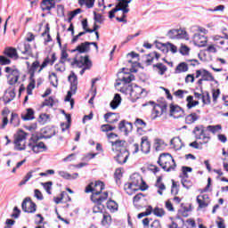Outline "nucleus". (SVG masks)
I'll return each instance as SVG.
<instances>
[{"label": "nucleus", "mask_w": 228, "mask_h": 228, "mask_svg": "<svg viewBox=\"0 0 228 228\" xmlns=\"http://www.w3.org/2000/svg\"><path fill=\"white\" fill-rule=\"evenodd\" d=\"M104 182L96 181L94 183V182H91L86 187L85 192L93 193L91 195V200H94V202H105V200H108L109 193L108 191L102 193V190H104Z\"/></svg>", "instance_id": "nucleus-1"}, {"label": "nucleus", "mask_w": 228, "mask_h": 228, "mask_svg": "<svg viewBox=\"0 0 228 228\" xmlns=\"http://www.w3.org/2000/svg\"><path fill=\"white\" fill-rule=\"evenodd\" d=\"M68 81L70 85V87L64 101L65 102H70L72 110L74 108V99H72V96L76 95V93L77 92V75L74 72H71V74L68 77Z\"/></svg>", "instance_id": "nucleus-2"}, {"label": "nucleus", "mask_w": 228, "mask_h": 228, "mask_svg": "<svg viewBox=\"0 0 228 228\" xmlns=\"http://www.w3.org/2000/svg\"><path fill=\"white\" fill-rule=\"evenodd\" d=\"M206 127L204 125L196 126L193 130V134L195 135L196 140H203V142H200V145L208 143L211 140L209 134H206Z\"/></svg>", "instance_id": "nucleus-3"}, {"label": "nucleus", "mask_w": 228, "mask_h": 228, "mask_svg": "<svg viewBox=\"0 0 228 228\" xmlns=\"http://www.w3.org/2000/svg\"><path fill=\"white\" fill-rule=\"evenodd\" d=\"M4 72L8 74L7 75L8 85H10L11 86H13V85L19 82V77H20V71H19V69H12V68L10 67H5Z\"/></svg>", "instance_id": "nucleus-4"}, {"label": "nucleus", "mask_w": 228, "mask_h": 228, "mask_svg": "<svg viewBox=\"0 0 228 228\" xmlns=\"http://www.w3.org/2000/svg\"><path fill=\"white\" fill-rule=\"evenodd\" d=\"M150 103L153 106L152 113L155 115L154 118L161 117V115L167 113V110H168V105L167 103L158 104L154 102H150Z\"/></svg>", "instance_id": "nucleus-5"}, {"label": "nucleus", "mask_w": 228, "mask_h": 228, "mask_svg": "<svg viewBox=\"0 0 228 228\" xmlns=\"http://www.w3.org/2000/svg\"><path fill=\"white\" fill-rule=\"evenodd\" d=\"M21 208L24 213H36L37 203L31 200V198H25L21 203Z\"/></svg>", "instance_id": "nucleus-6"}, {"label": "nucleus", "mask_w": 228, "mask_h": 228, "mask_svg": "<svg viewBox=\"0 0 228 228\" xmlns=\"http://www.w3.org/2000/svg\"><path fill=\"white\" fill-rule=\"evenodd\" d=\"M118 153L116 157H114L115 161L118 163V165H125L127 163V159H129V150L126 148L118 150Z\"/></svg>", "instance_id": "nucleus-7"}, {"label": "nucleus", "mask_w": 228, "mask_h": 228, "mask_svg": "<svg viewBox=\"0 0 228 228\" xmlns=\"http://www.w3.org/2000/svg\"><path fill=\"white\" fill-rule=\"evenodd\" d=\"M61 58L59 63L55 64L54 68L57 72H65V61H67V58H69V53L65 50H61Z\"/></svg>", "instance_id": "nucleus-8"}, {"label": "nucleus", "mask_w": 228, "mask_h": 228, "mask_svg": "<svg viewBox=\"0 0 228 228\" xmlns=\"http://www.w3.org/2000/svg\"><path fill=\"white\" fill-rule=\"evenodd\" d=\"M90 45H94L96 51H99V45L95 42H84L77 46V51L79 54L90 53Z\"/></svg>", "instance_id": "nucleus-9"}, {"label": "nucleus", "mask_w": 228, "mask_h": 228, "mask_svg": "<svg viewBox=\"0 0 228 228\" xmlns=\"http://www.w3.org/2000/svg\"><path fill=\"white\" fill-rule=\"evenodd\" d=\"M131 179L133 181L131 183H126L124 187V190L127 195H133V191H136V188L140 186V183L138 180L136 182V177H134V175H133Z\"/></svg>", "instance_id": "nucleus-10"}, {"label": "nucleus", "mask_w": 228, "mask_h": 228, "mask_svg": "<svg viewBox=\"0 0 228 228\" xmlns=\"http://www.w3.org/2000/svg\"><path fill=\"white\" fill-rule=\"evenodd\" d=\"M143 92H145V90L140 86H138V85L134 84V87L132 88V93L130 94V99L132 101V102H136V101H138V99H140V97H142V94H143Z\"/></svg>", "instance_id": "nucleus-11"}, {"label": "nucleus", "mask_w": 228, "mask_h": 228, "mask_svg": "<svg viewBox=\"0 0 228 228\" xmlns=\"http://www.w3.org/2000/svg\"><path fill=\"white\" fill-rule=\"evenodd\" d=\"M118 129L121 133H125V136H128L129 133L133 131V123L126 121L125 119L118 124Z\"/></svg>", "instance_id": "nucleus-12"}, {"label": "nucleus", "mask_w": 228, "mask_h": 228, "mask_svg": "<svg viewBox=\"0 0 228 228\" xmlns=\"http://www.w3.org/2000/svg\"><path fill=\"white\" fill-rule=\"evenodd\" d=\"M192 41L194 45H196L197 47H206L208 44V37L200 34H194Z\"/></svg>", "instance_id": "nucleus-13"}, {"label": "nucleus", "mask_w": 228, "mask_h": 228, "mask_svg": "<svg viewBox=\"0 0 228 228\" xmlns=\"http://www.w3.org/2000/svg\"><path fill=\"white\" fill-rule=\"evenodd\" d=\"M28 147L33 151L35 154H38L39 152H44L47 151V146H45V143L44 142H40L37 143H31L28 142Z\"/></svg>", "instance_id": "nucleus-14"}, {"label": "nucleus", "mask_w": 228, "mask_h": 228, "mask_svg": "<svg viewBox=\"0 0 228 228\" xmlns=\"http://www.w3.org/2000/svg\"><path fill=\"white\" fill-rule=\"evenodd\" d=\"M183 113L184 115V110L181 108L179 105H174V103L170 104L169 117H173L174 118H181L183 115L175 116L176 113Z\"/></svg>", "instance_id": "nucleus-15"}, {"label": "nucleus", "mask_w": 228, "mask_h": 228, "mask_svg": "<svg viewBox=\"0 0 228 228\" xmlns=\"http://www.w3.org/2000/svg\"><path fill=\"white\" fill-rule=\"evenodd\" d=\"M53 8H56V0H43L41 2V9L43 12H51Z\"/></svg>", "instance_id": "nucleus-16"}, {"label": "nucleus", "mask_w": 228, "mask_h": 228, "mask_svg": "<svg viewBox=\"0 0 228 228\" xmlns=\"http://www.w3.org/2000/svg\"><path fill=\"white\" fill-rule=\"evenodd\" d=\"M141 151L143 154H149L151 152V142H149V137L142 136L141 139Z\"/></svg>", "instance_id": "nucleus-17"}, {"label": "nucleus", "mask_w": 228, "mask_h": 228, "mask_svg": "<svg viewBox=\"0 0 228 228\" xmlns=\"http://www.w3.org/2000/svg\"><path fill=\"white\" fill-rule=\"evenodd\" d=\"M4 54L7 56V58H12V60H19L17 49L13 47H6L4 51Z\"/></svg>", "instance_id": "nucleus-18"}, {"label": "nucleus", "mask_w": 228, "mask_h": 228, "mask_svg": "<svg viewBox=\"0 0 228 228\" xmlns=\"http://www.w3.org/2000/svg\"><path fill=\"white\" fill-rule=\"evenodd\" d=\"M81 67L84 68L80 70V76H83L86 70L92 69V61H90V57L88 55L84 56V63L80 65L79 68L81 69Z\"/></svg>", "instance_id": "nucleus-19"}, {"label": "nucleus", "mask_w": 228, "mask_h": 228, "mask_svg": "<svg viewBox=\"0 0 228 228\" xmlns=\"http://www.w3.org/2000/svg\"><path fill=\"white\" fill-rule=\"evenodd\" d=\"M173 159H174V157H172V154L162 153L159 157L158 165H159V167H161L165 163H168V161H172Z\"/></svg>", "instance_id": "nucleus-20"}, {"label": "nucleus", "mask_w": 228, "mask_h": 228, "mask_svg": "<svg viewBox=\"0 0 228 228\" xmlns=\"http://www.w3.org/2000/svg\"><path fill=\"white\" fill-rule=\"evenodd\" d=\"M170 144L173 146V149L175 151H181V149L184 147L183 140H181L179 137H174L173 139H171Z\"/></svg>", "instance_id": "nucleus-21"}, {"label": "nucleus", "mask_w": 228, "mask_h": 228, "mask_svg": "<svg viewBox=\"0 0 228 228\" xmlns=\"http://www.w3.org/2000/svg\"><path fill=\"white\" fill-rule=\"evenodd\" d=\"M122 103V97L119 94L114 95L113 100L110 102V106L112 110H117L118 106Z\"/></svg>", "instance_id": "nucleus-22"}, {"label": "nucleus", "mask_w": 228, "mask_h": 228, "mask_svg": "<svg viewBox=\"0 0 228 228\" xmlns=\"http://www.w3.org/2000/svg\"><path fill=\"white\" fill-rule=\"evenodd\" d=\"M160 167L165 172H172V170H175L177 164H175V160L173 159L172 161L162 164Z\"/></svg>", "instance_id": "nucleus-23"}, {"label": "nucleus", "mask_w": 228, "mask_h": 228, "mask_svg": "<svg viewBox=\"0 0 228 228\" xmlns=\"http://www.w3.org/2000/svg\"><path fill=\"white\" fill-rule=\"evenodd\" d=\"M134 86V85L133 84H124L123 86L120 88L119 92L121 94H125V95H129V97H131Z\"/></svg>", "instance_id": "nucleus-24"}, {"label": "nucleus", "mask_w": 228, "mask_h": 228, "mask_svg": "<svg viewBox=\"0 0 228 228\" xmlns=\"http://www.w3.org/2000/svg\"><path fill=\"white\" fill-rule=\"evenodd\" d=\"M189 68L186 62H180L175 69V74H183V72H188Z\"/></svg>", "instance_id": "nucleus-25"}, {"label": "nucleus", "mask_w": 228, "mask_h": 228, "mask_svg": "<svg viewBox=\"0 0 228 228\" xmlns=\"http://www.w3.org/2000/svg\"><path fill=\"white\" fill-rule=\"evenodd\" d=\"M38 170H40V168H36V169L30 170L28 173H27L24 179H22L20 182L19 186H24V184H26V183H28V181H29V179H31V177H33V174H36V172H38Z\"/></svg>", "instance_id": "nucleus-26"}, {"label": "nucleus", "mask_w": 228, "mask_h": 228, "mask_svg": "<svg viewBox=\"0 0 228 228\" xmlns=\"http://www.w3.org/2000/svg\"><path fill=\"white\" fill-rule=\"evenodd\" d=\"M202 75L201 77L204 79V81H212L214 83H218V81H216L215 79V77H213V75L211 74V72H209L208 69H202Z\"/></svg>", "instance_id": "nucleus-27"}, {"label": "nucleus", "mask_w": 228, "mask_h": 228, "mask_svg": "<svg viewBox=\"0 0 228 228\" xmlns=\"http://www.w3.org/2000/svg\"><path fill=\"white\" fill-rule=\"evenodd\" d=\"M199 120V115L197 113L192 112L185 117V124L191 125L195 124Z\"/></svg>", "instance_id": "nucleus-28"}, {"label": "nucleus", "mask_w": 228, "mask_h": 228, "mask_svg": "<svg viewBox=\"0 0 228 228\" xmlns=\"http://www.w3.org/2000/svg\"><path fill=\"white\" fill-rule=\"evenodd\" d=\"M153 69H156L157 70H159V76H165V72L168 70V68L161 62L153 64Z\"/></svg>", "instance_id": "nucleus-29"}, {"label": "nucleus", "mask_w": 228, "mask_h": 228, "mask_svg": "<svg viewBox=\"0 0 228 228\" xmlns=\"http://www.w3.org/2000/svg\"><path fill=\"white\" fill-rule=\"evenodd\" d=\"M107 209H110V213H115V211H118V204L115 200H110L107 201Z\"/></svg>", "instance_id": "nucleus-30"}, {"label": "nucleus", "mask_w": 228, "mask_h": 228, "mask_svg": "<svg viewBox=\"0 0 228 228\" xmlns=\"http://www.w3.org/2000/svg\"><path fill=\"white\" fill-rule=\"evenodd\" d=\"M18 51H20L21 54H29L31 45H29V43H25L18 47Z\"/></svg>", "instance_id": "nucleus-31"}, {"label": "nucleus", "mask_w": 228, "mask_h": 228, "mask_svg": "<svg viewBox=\"0 0 228 228\" xmlns=\"http://www.w3.org/2000/svg\"><path fill=\"white\" fill-rule=\"evenodd\" d=\"M187 108L188 110H191V108H195V106H199V101H193V96L189 95L186 98Z\"/></svg>", "instance_id": "nucleus-32"}, {"label": "nucleus", "mask_w": 228, "mask_h": 228, "mask_svg": "<svg viewBox=\"0 0 228 228\" xmlns=\"http://www.w3.org/2000/svg\"><path fill=\"white\" fill-rule=\"evenodd\" d=\"M91 200L92 202H94V204H95V206L93 208V213H102V210L104 209V205H102V202L99 203L97 201H94V200Z\"/></svg>", "instance_id": "nucleus-33"}, {"label": "nucleus", "mask_w": 228, "mask_h": 228, "mask_svg": "<svg viewBox=\"0 0 228 228\" xmlns=\"http://www.w3.org/2000/svg\"><path fill=\"white\" fill-rule=\"evenodd\" d=\"M136 79V77H134V75L129 73L124 77H122V78L119 79V81H122L124 83V85H129V83H131V81H134Z\"/></svg>", "instance_id": "nucleus-34"}, {"label": "nucleus", "mask_w": 228, "mask_h": 228, "mask_svg": "<svg viewBox=\"0 0 228 228\" xmlns=\"http://www.w3.org/2000/svg\"><path fill=\"white\" fill-rule=\"evenodd\" d=\"M22 120H33L35 118V110L28 109L26 115L21 116Z\"/></svg>", "instance_id": "nucleus-35"}, {"label": "nucleus", "mask_w": 228, "mask_h": 228, "mask_svg": "<svg viewBox=\"0 0 228 228\" xmlns=\"http://www.w3.org/2000/svg\"><path fill=\"white\" fill-rule=\"evenodd\" d=\"M113 115H115L114 112H108L106 114H104V119H105V122H107L108 124H116V122L118 120V118H114V119H111V117H113Z\"/></svg>", "instance_id": "nucleus-36"}, {"label": "nucleus", "mask_w": 228, "mask_h": 228, "mask_svg": "<svg viewBox=\"0 0 228 228\" xmlns=\"http://www.w3.org/2000/svg\"><path fill=\"white\" fill-rule=\"evenodd\" d=\"M80 6H86V8H92L95 4V0H78Z\"/></svg>", "instance_id": "nucleus-37"}, {"label": "nucleus", "mask_w": 228, "mask_h": 228, "mask_svg": "<svg viewBox=\"0 0 228 228\" xmlns=\"http://www.w3.org/2000/svg\"><path fill=\"white\" fill-rule=\"evenodd\" d=\"M20 122V119L19 118V115L17 113H12L10 124H12L14 127H17Z\"/></svg>", "instance_id": "nucleus-38"}, {"label": "nucleus", "mask_w": 228, "mask_h": 228, "mask_svg": "<svg viewBox=\"0 0 228 228\" xmlns=\"http://www.w3.org/2000/svg\"><path fill=\"white\" fill-rule=\"evenodd\" d=\"M207 130L212 133L213 134H216L218 133V131H222V125H209L207 126Z\"/></svg>", "instance_id": "nucleus-39"}, {"label": "nucleus", "mask_w": 228, "mask_h": 228, "mask_svg": "<svg viewBox=\"0 0 228 228\" xmlns=\"http://www.w3.org/2000/svg\"><path fill=\"white\" fill-rule=\"evenodd\" d=\"M41 185L48 195H53V192L51 191L53 190V182L41 183Z\"/></svg>", "instance_id": "nucleus-40"}, {"label": "nucleus", "mask_w": 228, "mask_h": 228, "mask_svg": "<svg viewBox=\"0 0 228 228\" xmlns=\"http://www.w3.org/2000/svg\"><path fill=\"white\" fill-rule=\"evenodd\" d=\"M49 80L53 86L58 88V76L56 75V73H51V75L49 76Z\"/></svg>", "instance_id": "nucleus-41"}, {"label": "nucleus", "mask_w": 228, "mask_h": 228, "mask_svg": "<svg viewBox=\"0 0 228 228\" xmlns=\"http://www.w3.org/2000/svg\"><path fill=\"white\" fill-rule=\"evenodd\" d=\"M167 37H168V38H170L171 40H178V29H170L167 32Z\"/></svg>", "instance_id": "nucleus-42"}, {"label": "nucleus", "mask_w": 228, "mask_h": 228, "mask_svg": "<svg viewBox=\"0 0 228 228\" xmlns=\"http://www.w3.org/2000/svg\"><path fill=\"white\" fill-rule=\"evenodd\" d=\"M110 143H111L112 147L118 149V148L124 147L126 145V141L125 140H117L115 142L110 141Z\"/></svg>", "instance_id": "nucleus-43"}, {"label": "nucleus", "mask_w": 228, "mask_h": 228, "mask_svg": "<svg viewBox=\"0 0 228 228\" xmlns=\"http://www.w3.org/2000/svg\"><path fill=\"white\" fill-rule=\"evenodd\" d=\"M115 129H117V127L113 126H111L110 124H106V125H102L101 126V130L102 131V133H108V132L113 131Z\"/></svg>", "instance_id": "nucleus-44"}, {"label": "nucleus", "mask_w": 228, "mask_h": 228, "mask_svg": "<svg viewBox=\"0 0 228 228\" xmlns=\"http://www.w3.org/2000/svg\"><path fill=\"white\" fill-rule=\"evenodd\" d=\"M40 67V61H36L32 63L31 67L28 69V74H35L37 72V69Z\"/></svg>", "instance_id": "nucleus-45"}, {"label": "nucleus", "mask_w": 228, "mask_h": 228, "mask_svg": "<svg viewBox=\"0 0 228 228\" xmlns=\"http://www.w3.org/2000/svg\"><path fill=\"white\" fill-rule=\"evenodd\" d=\"M85 63V57L81 56L80 60H77V58H74L73 61L71 62L72 67H74V65H77V67H81V65H83Z\"/></svg>", "instance_id": "nucleus-46"}, {"label": "nucleus", "mask_w": 228, "mask_h": 228, "mask_svg": "<svg viewBox=\"0 0 228 228\" xmlns=\"http://www.w3.org/2000/svg\"><path fill=\"white\" fill-rule=\"evenodd\" d=\"M128 63H131V68L129 69L131 73L138 72V69H136V67H140V62H136V61L133 62V61L129 60Z\"/></svg>", "instance_id": "nucleus-47"}, {"label": "nucleus", "mask_w": 228, "mask_h": 228, "mask_svg": "<svg viewBox=\"0 0 228 228\" xmlns=\"http://www.w3.org/2000/svg\"><path fill=\"white\" fill-rule=\"evenodd\" d=\"M182 185L183 188H186V190H190L193 186V183L186 178H182Z\"/></svg>", "instance_id": "nucleus-48"}, {"label": "nucleus", "mask_w": 228, "mask_h": 228, "mask_svg": "<svg viewBox=\"0 0 228 228\" xmlns=\"http://www.w3.org/2000/svg\"><path fill=\"white\" fill-rule=\"evenodd\" d=\"M153 215H155V216H159V218H161V216H165V209L155 208L153 209Z\"/></svg>", "instance_id": "nucleus-49"}, {"label": "nucleus", "mask_w": 228, "mask_h": 228, "mask_svg": "<svg viewBox=\"0 0 228 228\" xmlns=\"http://www.w3.org/2000/svg\"><path fill=\"white\" fill-rule=\"evenodd\" d=\"M172 186H171V195H178L179 194V186L175 183V181L172 180Z\"/></svg>", "instance_id": "nucleus-50"}, {"label": "nucleus", "mask_w": 228, "mask_h": 228, "mask_svg": "<svg viewBox=\"0 0 228 228\" xmlns=\"http://www.w3.org/2000/svg\"><path fill=\"white\" fill-rule=\"evenodd\" d=\"M58 17H65V6L63 4L57 5Z\"/></svg>", "instance_id": "nucleus-51"}, {"label": "nucleus", "mask_w": 228, "mask_h": 228, "mask_svg": "<svg viewBox=\"0 0 228 228\" xmlns=\"http://www.w3.org/2000/svg\"><path fill=\"white\" fill-rule=\"evenodd\" d=\"M9 96L10 98L8 96L4 97V104H9V102H12L15 99V91H10Z\"/></svg>", "instance_id": "nucleus-52"}, {"label": "nucleus", "mask_w": 228, "mask_h": 228, "mask_svg": "<svg viewBox=\"0 0 228 228\" xmlns=\"http://www.w3.org/2000/svg\"><path fill=\"white\" fill-rule=\"evenodd\" d=\"M114 177L116 179L117 184H118V183H120V179H122V169L117 168L114 173Z\"/></svg>", "instance_id": "nucleus-53"}, {"label": "nucleus", "mask_w": 228, "mask_h": 228, "mask_svg": "<svg viewBox=\"0 0 228 228\" xmlns=\"http://www.w3.org/2000/svg\"><path fill=\"white\" fill-rule=\"evenodd\" d=\"M134 126L136 127H147V123H145V121H143V119L137 118H135Z\"/></svg>", "instance_id": "nucleus-54"}, {"label": "nucleus", "mask_w": 228, "mask_h": 228, "mask_svg": "<svg viewBox=\"0 0 228 228\" xmlns=\"http://www.w3.org/2000/svg\"><path fill=\"white\" fill-rule=\"evenodd\" d=\"M45 106H50V108H53V106H54V99H53V97L45 99V102L42 103V108Z\"/></svg>", "instance_id": "nucleus-55"}, {"label": "nucleus", "mask_w": 228, "mask_h": 228, "mask_svg": "<svg viewBox=\"0 0 228 228\" xmlns=\"http://www.w3.org/2000/svg\"><path fill=\"white\" fill-rule=\"evenodd\" d=\"M181 216H183V218H188V216H190V214H188V212H186L184 210H179L178 211V215L176 216V218L178 220L183 221V217H181Z\"/></svg>", "instance_id": "nucleus-56"}, {"label": "nucleus", "mask_w": 228, "mask_h": 228, "mask_svg": "<svg viewBox=\"0 0 228 228\" xmlns=\"http://www.w3.org/2000/svg\"><path fill=\"white\" fill-rule=\"evenodd\" d=\"M94 21L98 22L99 24H102L104 22V19H102V14L101 13H96L95 12H94Z\"/></svg>", "instance_id": "nucleus-57"}, {"label": "nucleus", "mask_w": 228, "mask_h": 228, "mask_svg": "<svg viewBox=\"0 0 228 228\" xmlns=\"http://www.w3.org/2000/svg\"><path fill=\"white\" fill-rule=\"evenodd\" d=\"M184 94H188V91L178 89L175 92V97H178V99H184Z\"/></svg>", "instance_id": "nucleus-58"}, {"label": "nucleus", "mask_w": 228, "mask_h": 228, "mask_svg": "<svg viewBox=\"0 0 228 228\" xmlns=\"http://www.w3.org/2000/svg\"><path fill=\"white\" fill-rule=\"evenodd\" d=\"M12 61L6 56L0 55V65H10Z\"/></svg>", "instance_id": "nucleus-59"}, {"label": "nucleus", "mask_w": 228, "mask_h": 228, "mask_svg": "<svg viewBox=\"0 0 228 228\" xmlns=\"http://www.w3.org/2000/svg\"><path fill=\"white\" fill-rule=\"evenodd\" d=\"M49 120V115L48 114H41L39 115L38 123L39 124H45Z\"/></svg>", "instance_id": "nucleus-60"}, {"label": "nucleus", "mask_w": 228, "mask_h": 228, "mask_svg": "<svg viewBox=\"0 0 228 228\" xmlns=\"http://www.w3.org/2000/svg\"><path fill=\"white\" fill-rule=\"evenodd\" d=\"M34 197L37 199V200H44V195L42 194V191L38 189L34 190Z\"/></svg>", "instance_id": "nucleus-61"}, {"label": "nucleus", "mask_w": 228, "mask_h": 228, "mask_svg": "<svg viewBox=\"0 0 228 228\" xmlns=\"http://www.w3.org/2000/svg\"><path fill=\"white\" fill-rule=\"evenodd\" d=\"M196 200L199 204V208H200L201 209L204 208H208V203H206L204 200H200V196H198Z\"/></svg>", "instance_id": "nucleus-62"}, {"label": "nucleus", "mask_w": 228, "mask_h": 228, "mask_svg": "<svg viewBox=\"0 0 228 228\" xmlns=\"http://www.w3.org/2000/svg\"><path fill=\"white\" fill-rule=\"evenodd\" d=\"M186 37H188V33L186 32V30H184L183 28H179L178 29V40H181V38H186Z\"/></svg>", "instance_id": "nucleus-63"}, {"label": "nucleus", "mask_w": 228, "mask_h": 228, "mask_svg": "<svg viewBox=\"0 0 228 228\" xmlns=\"http://www.w3.org/2000/svg\"><path fill=\"white\" fill-rule=\"evenodd\" d=\"M58 175L62 177L63 179H70L72 177V175L65 172V171H58Z\"/></svg>", "instance_id": "nucleus-64"}]
</instances>
